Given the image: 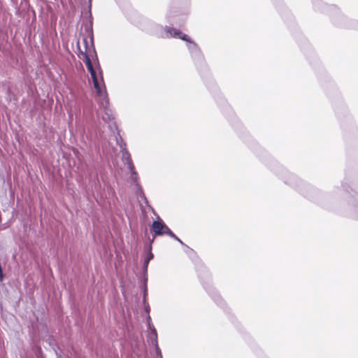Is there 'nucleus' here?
<instances>
[{
  "instance_id": "nucleus-7",
  "label": "nucleus",
  "mask_w": 358,
  "mask_h": 358,
  "mask_svg": "<svg viewBox=\"0 0 358 358\" xmlns=\"http://www.w3.org/2000/svg\"><path fill=\"white\" fill-rule=\"evenodd\" d=\"M152 257H153L152 254H150V256H149L148 261H149L151 258H152Z\"/></svg>"
},
{
  "instance_id": "nucleus-2",
  "label": "nucleus",
  "mask_w": 358,
  "mask_h": 358,
  "mask_svg": "<svg viewBox=\"0 0 358 358\" xmlns=\"http://www.w3.org/2000/svg\"><path fill=\"white\" fill-rule=\"evenodd\" d=\"M165 31L166 33L169 34L171 37L178 38L182 41L193 43L195 47L198 48L196 43L193 42L187 34H182L180 30L171 27H166Z\"/></svg>"
},
{
  "instance_id": "nucleus-1",
  "label": "nucleus",
  "mask_w": 358,
  "mask_h": 358,
  "mask_svg": "<svg viewBox=\"0 0 358 358\" xmlns=\"http://www.w3.org/2000/svg\"><path fill=\"white\" fill-rule=\"evenodd\" d=\"M91 75V78L93 81L94 87L96 90V94L99 96L102 97L103 99H106V102H108V95L106 91V87L103 85V87L101 86V83L99 80L98 76L96 74V72L95 69H92L91 71H89Z\"/></svg>"
},
{
  "instance_id": "nucleus-6",
  "label": "nucleus",
  "mask_w": 358,
  "mask_h": 358,
  "mask_svg": "<svg viewBox=\"0 0 358 358\" xmlns=\"http://www.w3.org/2000/svg\"><path fill=\"white\" fill-rule=\"evenodd\" d=\"M195 266L196 269L204 266L203 263L199 257L197 258V261L195 262Z\"/></svg>"
},
{
  "instance_id": "nucleus-5",
  "label": "nucleus",
  "mask_w": 358,
  "mask_h": 358,
  "mask_svg": "<svg viewBox=\"0 0 358 358\" xmlns=\"http://www.w3.org/2000/svg\"><path fill=\"white\" fill-rule=\"evenodd\" d=\"M165 234L169 235V236H171V237L173 238L174 239H176V241H178L181 244H183L182 241L177 236H176V234L174 233H173V231L169 228Z\"/></svg>"
},
{
  "instance_id": "nucleus-4",
  "label": "nucleus",
  "mask_w": 358,
  "mask_h": 358,
  "mask_svg": "<svg viewBox=\"0 0 358 358\" xmlns=\"http://www.w3.org/2000/svg\"><path fill=\"white\" fill-rule=\"evenodd\" d=\"M82 55L83 60L85 62L88 71L94 69L89 55L87 53H82Z\"/></svg>"
},
{
  "instance_id": "nucleus-3",
  "label": "nucleus",
  "mask_w": 358,
  "mask_h": 358,
  "mask_svg": "<svg viewBox=\"0 0 358 358\" xmlns=\"http://www.w3.org/2000/svg\"><path fill=\"white\" fill-rule=\"evenodd\" d=\"M152 229L156 236L164 235L167 232L169 227L162 221H154Z\"/></svg>"
}]
</instances>
